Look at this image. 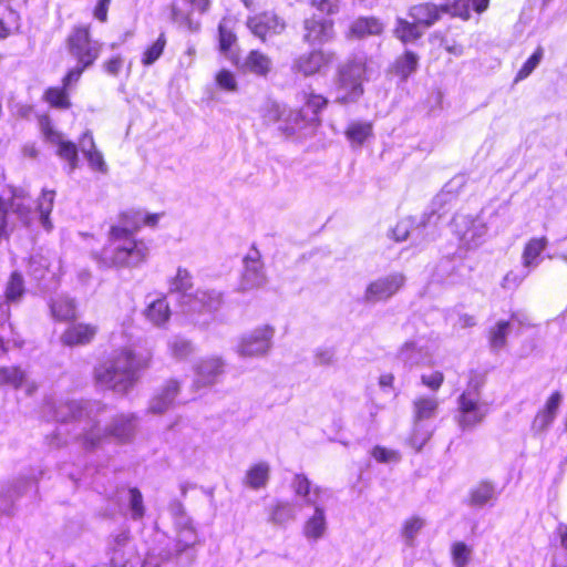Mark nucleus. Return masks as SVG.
I'll use <instances>...</instances> for the list:
<instances>
[{
	"label": "nucleus",
	"instance_id": "1",
	"mask_svg": "<svg viewBox=\"0 0 567 567\" xmlns=\"http://www.w3.org/2000/svg\"><path fill=\"white\" fill-rule=\"evenodd\" d=\"M152 364V354H141L128 347H122L99 362L93 369L97 385L126 395L137 383L140 373Z\"/></svg>",
	"mask_w": 567,
	"mask_h": 567
},
{
	"label": "nucleus",
	"instance_id": "2",
	"mask_svg": "<svg viewBox=\"0 0 567 567\" xmlns=\"http://www.w3.org/2000/svg\"><path fill=\"white\" fill-rule=\"evenodd\" d=\"M147 256L146 243L123 226H111L107 244L94 254L95 259L107 268H135L144 264Z\"/></svg>",
	"mask_w": 567,
	"mask_h": 567
},
{
	"label": "nucleus",
	"instance_id": "3",
	"mask_svg": "<svg viewBox=\"0 0 567 567\" xmlns=\"http://www.w3.org/2000/svg\"><path fill=\"white\" fill-rule=\"evenodd\" d=\"M64 48L70 59L75 62L66 72L81 79L100 59L103 43L93 38L91 24L78 23L66 34Z\"/></svg>",
	"mask_w": 567,
	"mask_h": 567
},
{
	"label": "nucleus",
	"instance_id": "4",
	"mask_svg": "<svg viewBox=\"0 0 567 567\" xmlns=\"http://www.w3.org/2000/svg\"><path fill=\"white\" fill-rule=\"evenodd\" d=\"M368 60L365 56L352 55L340 63L334 73V86L338 92L336 103L348 105L358 102L364 94Z\"/></svg>",
	"mask_w": 567,
	"mask_h": 567
},
{
	"label": "nucleus",
	"instance_id": "5",
	"mask_svg": "<svg viewBox=\"0 0 567 567\" xmlns=\"http://www.w3.org/2000/svg\"><path fill=\"white\" fill-rule=\"evenodd\" d=\"M486 383V373L471 371L466 389L457 398V423L462 429H471L482 423L488 409L481 398Z\"/></svg>",
	"mask_w": 567,
	"mask_h": 567
},
{
	"label": "nucleus",
	"instance_id": "6",
	"mask_svg": "<svg viewBox=\"0 0 567 567\" xmlns=\"http://www.w3.org/2000/svg\"><path fill=\"white\" fill-rule=\"evenodd\" d=\"M337 54L332 50L313 48L292 60L290 70L299 78L309 79L326 74L334 64Z\"/></svg>",
	"mask_w": 567,
	"mask_h": 567
},
{
	"label": "nucleus",
	"instance_id": "7",
	"mask_svg": "<svg viewBox=\"0 0 567 567\" xmlns=\"http://www.w3.org/2000/svg\"><path fill=\"white\" fill-rule=\"evenodd\" d=\"M10 210L25 227L32 223L31 203L24 194L14 193L9 203L0 195V243L9 241L16 228L14 223L9 218Z\"/></svg>",
	"mask_w": 567,
	"mask_h": 567
},
{
	"label": "nucleus",
	"instance_id": "8",
	"mask_svg": "<svg viewBox=\"0 0 567 567\" xmlns=\"http://www.w3.org/2000/svg\"><path fill=\"white\" fill-rule=\"evenodd\" d=\"M329 100L315 90L302 93V106L290 113V118L298 128L320 126L321 113L328 107Z\"/></svg>",
	"mask_w": 567,
	"mask_h": 567
},
{
	"label": "nucleus",
	"instance_id": "9",
	"mask_svg": "<svg viewBox=\"0 0 567 567\" xmlns=\"http://www.w3.org/2000/svg\"><path fill=\"white\" fill-rule=\"evenodd\" d=\"M334 21L322 14L312 13L303 18L301 40L308 45L323 44L334 38Z\"/></svg>",
	"mask_w": 567,
	"mask_h": 567
},
{
	"label": "nucleus",
	"instance_id": "10",
	"mask_svg": "<svg viewBox=\"0 0 567 567\" xmlns=\"http://www.w3.org/2000/svg\"><path fill=\"white\" fill-rule=\"evenodd\" d=\"M81 79L65 72L61 79L60 85L48 86L42 93V101L56 111H69L73 106L71 87Z\"/></svg>",
	"mask_w": 567,
	"mask_h": 567
},
{
	"label": "nucleus",
	"instance_id": "11",
	"mask_svg": "<svg viewBox=\"0 0 567 567\" xmlns=\"http://www.w3.org/2000/svg\"><path fill=\"white\" fill-rule=\"evenodd\" d=\"M247 28L261 42L268 37L278 35L286 29V23L275 12L264 11L247 19Z\"/></svg>",
	"mask_w": 567,
	"mask_h": 567
},
{
	"label": "nucleus",
	"instance_id": "12",
	"mask_svg": "<svg viewBox=\"0 0 567 567\" xmlns=\"http://www.w3.org/2000/svg\"><path fill=\"white\" fill-rule=\"evenodd\" d=\"M275 329L270 324L256 328L245 336L239 343V353L244 357H257L268 352Z\"/></svg>",
	"mask_w": 567,
	"mask_h": 567
},
{
	"label": "nucleus",
	"instance_id": "13",
	"mask_svg": "<svg viewBox=\"0 0 567 567\" xmlns=\"http://www.w3.org/2000/svg\"><path fill=\"white\" fill-rule=\"evenodd\" d=\"M99 333V327L91 322L71 321L60 336V341L69 348L85 347L92 343Z\"/></svg>",
	"mask_w": 567,
	"mask_h": 567
},
{
	"label": "nucleus",
	"instance_id": "14",
	"mask_svg": "<svg viewBox=\"0 0 567 567\" xmlns=\"http://www.w3.org/2000/svg\"><path fill=\"white\" fill-rule=\"evenodd\" d=\"M404 281L405 278L400 272L378 278L369 284L364 298L370 302L384 301L395 295L403 287Z\"/></svg>",
	"mask_w": 567,
	"mask_h": 567
},
{
	"label": "nucleus",
	"instance_id": "15",
	"mask_svg": "<svg viewBox=\"0 0 567 567\" xmlns=\"http://www.w3.org/2000/svg\"><path fill=\"white\" fill-rule=\"evenodd\" d=\"M110 561L113 567H136L140 563V555L131 542L130 533H122L114 538Z\"/></svg>",
	"mask_w": 567,
	"mask_h": 567
},
{
	"label": "nucleus",
	"instance_id": "16",
	"mask_svg": "<svg viewBox=\"0 0 567 567\" xmlns=\"http://www.w3.org/2000/svg\"><path fill=\"white\" fill-rule=\"evenodd\" d=\"M79 142L90 167L97 173H106L107 166L104 156L99 151L93 134L90 131L83 132L80 135Z\"/></svg>",
	"mask_w": 567,
	"mask_h": 567
},
{
	"label": "nucleus",
	"instance_id": "17",
	"mask_svg": "<svg viewBox=\"0 0 567 567\" xmlns=\"http://www.w3.org/2000/svg\"><path fill=\"white\" fill-rule=\"evenodd\" d=\"M408 14L411 21L421 29H427L441 19L439 6L431 2H422L410 7Z\"/></svg>",
	"mask_w": 567,
	"mask_h": 567
},
{
	"label": "nucleus",
	"instance_id": "18",
	"mask_svg": "<svg viewBox=\"0 0 567 567\" xmlns=\"http://www.w3.org/2000/svg\"><path fill=\"white\" fill-rule=\"evenodd\" d=\"M243 69L258 78H268L272 71V60L261 50H250L243 63Z\"/></svg>",
	"mask_w": 567,
	"mask_h": 567
},
{
	"label": "nucleus",
	"instance_id": "19",
	"mask_svg": "<svg viewBox=\"0 0 567 567\" xmlns=\"http://www.w3.org/2000/svg\"><path fill=\"white\" fill-rule=\"evenodd\" d=\"M50 311L55 321L71 322L78 319V307L74 299L59 296L50 301Z\"/></svg>",
	"mask_w": 567,
	"mask_h": 567
},
{
	"label": "nucleus",
	"instance_id": "20",
	"mask_svg": "<svg viewBox=\"0 0 567 567\" xmlns=\"http://www.w3.org/2000/svg\"><path fill=\"white\" fill-rule=\"evenodd\" d=\"M383 25L378 18L360 17L355 19L349 27L347 37L350 39H362L370 35L382 33Z\"/></svg>",
	"mask_w": 567,
	"mask_h": 567
},
{
	"label": "nucleus",
	"instance_id": "21",
	"mask_svg": "<svg viewBox=\"0 0 567 567\" xmlns=\"http://www.w3.org/2000/svg\"><path fill=\"white\" fill-rule=\"evenodd\" d=\"M179 381L175 379L166 381L162 386L161 392L154 398L150 408L151 412L155 414L164 413L173 404L175 398L179 393Z\"/></svg>",
	"mask_w": 567,
	"mask_h": 567
},
{
	"label": "nucleus",
	"instance_id": "22",
	"mask_svg": "<svg viewBox=\"0 0 567 567\" xmlns=\"http://www.w3.org/2000/svg\"><path fill=\"white\" fill-rule=\"evenodd\" d=\"M561 401V394L559 391H554L547 399L543 409H540L534 419L533 426L538 431L547 429L555 420L558 411V406Z\"/></svg>",
	"mask_w": 567,
	"mask_h": 567
},
{
	"label": "nucleus",
	"instance_id": "23",
	"mask_svg": "<svg viewBox=\"0 0 567 567\" xmlns=\"http://www.w3.org/2000/svg\"><path fill=\"white\" fill-rule=\"evenodd\" d=\"M21 27L20 13L9 4H0V40L20 33Z\"/></svg>",
	"mask_w": 567,
	"mask_h": 567
},
{
	"label": "nucleus",
	"instance_id": "24",
	"mask_svg": "<svg viewBox=\"0 0 567 567\" xmlns=\"http://www.w3.org/2000/svg\"><path fill=\"white\" fill-rule=\"evenodd\" d=\"M344 135L352 146H362L373 136V123L352 121L347 125Z\"/></svg>",
	"mask_w": 567,
	"mask_h": 567
},
{
	"label": "nucleus",
	"instance_id": "25",
	"mask_svg": "<svg viewBox=\"0 0 567 567\" xmlns=\"http://www.w3.org/2000/svg\"><path fill=\"white\" fill-rule=\"evenodd\" d=\"M548 246L546 236L533 237L526 241L522 251V264L524 267H532L538 264L540 255Z\"/></svg>",
	"mask_w": 567,
	"mask_h": 567
},
{
	"label": "nucleus",
	"instance_id": "26",
	"mask_svg": "<svg viewBox=\"0 0 567 567\" xmlns=\"http://www.w3.org/2000/svg\"><path fill=\"white\" fill-rule=\"evenodd\" d=\"M417 66L419 55L411 50H405L400 56L395 59L392 64V70L396 76L405 81L416 71Z\"/></svg>",
	"mask_w": 567,
	"mask_h": 567
},
{
	"label": "nucleus",
	"instance_id": "27",
	"mask_svg": "<svg viewBox=\"0 0 567 567\" xmlns=\"http://www.w3.org/2000/svg\"><path fill=\"white\" fill-rule=\"evenodd\" d=\"M145 317L155 326H164L171 318V308L166 297L157 298L145 309Z\"/></svg>",
	"mask_w": 567,
	"mask_h": 567
},
{
	"label": "nucleus",
	"instance_id": "28",
	"mask_svg": "<svg viewBox=\"0 0 567 567\" xmlns=\"http://www.w3.org/2000/svg\"><path fill=\"white\" fill-rule=\"evenodd\" d=\"M393 34L403 44H408L420 40L423 35V30L412 21L398 18L393 29Z\"/></svg>",
	"mask_w": 567,
	"mask_h": 567
},
{
	"label": "nucleus",
	"instance_id": "29",
	"mask_svg": "<svg viewBox=\"0 0 567 567\" xmlns=\"http://www.w3.org/2000/svg\"><path fill=\"white\" fill-rule=\"evenodd\" d=\"M413 419L415 422L432 419L439 408V400L434 396L421 395L413 403Z\"/></svg>",
	"mask_w": 567,
	"mask_h": 567
},
{
	"label": "nucleus",
	"instance_id": "30",
	"mask_svg": "<svg viewBox=\"0 0 567 567\" xmlns=\"http://www.w3.org/2000/svg\"><path fill=\"white\" fill-rule=\"evenodd\" d=\"M269 465L265 462L251 465L246 472V484L252 489L265 487L269 480Z\"/></svg>",
	"mask_w": 567,
	"mask_h": 567
},
{
	"label": "nucleus",
	"instance_id": "31",
	"mask_svg": "<svg viewBox=\"0 0 567 567\" xmlns=\"http://www.w3.org/2000/svg\"><path fill=\"white\" fill-rule=\"evenodd\" d=\"M292 488L297 496L306 499L309 505H315V499L310 498L311 493L319 496L322 492L321 487H312L310 480L305 474H296L292 478Z\"/></svg>",
	"mask_w": 567,
	"mask_h": 567
},
{
	"label": "nucleus",
	"instance_id": "32",
	"mask_svg": "<svg viewBox=\"0 0 567 567\" xmlns=\"http://www.w3.org/2000/svg\"><path fill=\"white\" fill-rule=\"evenodd\" d=\"M326 529V518L323 509L319 506L315 507V514L309 517L303 527V534L311 539L320 538Z\"/></svg>",
	"mask_w": 567,
	"mask_h": 567
},
{
	"label": "nucleus",
	"instance_id": "33",
	"mask_svg": "<svg viewBox=\"0 0 567 567\" xmlns=\"http://www.w3.org/2000/svg\"><path fill=\"white\" fill-rule=\"evenodd\" d=\"M55 193L53 190H44L38 199V212L41 225L47 229H52L50 215L54 206Z\"/></svg>",
	"mask_w": 567,
	"mask_h": 567
},
{
	"label": "nucleus",
	"instance_id": "34",
	"mask_svg": "<svg viewBox=\"0 0 567 567\" xmlns=\"http://www.w3.org/2000/svg\"><path fill=\"white\" fill-rule=\"evenodd\" d=\"M511 323L508 320H499L487 333L489 347L498 351L506 346V338L509 332Z\"/></svg>",
	"mask_w": 567,
	"mask_h": 567
},
{
	"label": "nucleus",
	"instance_id": "35",
	"mask_svg": "<svg viewBox=\"0 0 567 567\" xmlns=\"http://www.w3.org/2000/svg\"><path fill=\"white\" fill-rule=\"evenodd\" d=\"M25 381V372L19 365L0 367V385L19 389Z\"/></svg>",
	"mask_w": 567,
	"mask_h": 567
},
{
	"label": "nucleus",
	"instance_id": "36",
	"mask_svg": "<svg viewBox=\"0 0 567 567\" xmlns=\"http://www.w3.org/2000/svg\"><path fill=\"white\" fill-rule=\"evenodd\" d=\"M24 281L20 272H11L4 289V300L7 303L17 302L24 295Z\"/></svg>",
	"mask_w": 567,
	"mask_h": 567
},
{
	"label": "nucleus",
	"instance_id": "37",
	"mask_svg": "<svg viewBox=\"0 0 567 567\" xmlns=\"http://www.w3.org/2000/svg\"><path fill=\"white\" fill-rule=\"evenodd\" d=\"M424 525V518L419 515H412L403 520L401 526V535L408 546L414 545L415 536L421 532Z\"/></svg>",
	"mask_w": 567,
	"mask_h": 567
},
{
	"label": "nucleus",
	"instance_id": "38",
	"mask_svg": "<svg viewBox=\"0 0 567 567\" xmlns=\"http://www.w3.org/2000/svg\"><path fill=\"white\" fill-rule=\"evenodd\" d=\"M56 155L65 161L71 172L79 167V150L72 141L61 140L56 144Z\"/></svg>",
	"mask_w": 567,
	"mask_h": 567
},
{
	"label": "nucleus",
	"instance_id": "39",
	"mask_svg": "<svg viewBox=\"0 0 567 567\" xmlns=\"http://www.w3.org/2000/svg\"><path fill=\"white\" fill-rule=\"evenodd\" d=\"M439 8L441 14L447 13L463 20H468L471 17L470 0H444Z\"/></svg>",
	"mask_w": 567,
	"mask_h": 567
},
{
	"label": "nucleus",
	"instance_id": "40",
	"mask_svg": "<svg viewBox=\"0 0 567 567\" xmlns=\"http://www.w3.org/2000/svg\"><path fill=\"white\" fill-rule=\"evenodd\" d=\"M494 497V487L488 482H481L471 489L468 503L472 506H483Z\"/></svg>",
	"mask_w": 567,
	"mask_h": 567
},
{
	"label": "nucleus",
	"instance_id": "41",
	"mask_svg": "<svg viewBox=\"0 0 567 567\" xmlns=\"http://www.w3.org/2000/svg\"><path fill=\"white\" fill-rule=\"evenodd\" d=\"M167 40L165 37V33H161L158 38L148 45L141 58V62L145 66H150L153 63H155L163 54L165 47H166Z\"/></svg>",
	"mask_w": 567,
	"mask_h": 567
},
{
	"label": "nucleus",
	"instance_id": "42",
	"mask_svg": "<svg viewBox=\"0 0 567 567\" xmlns=\"http://www.w3.org/2000/svg\"><path fill=\"white\" fill-rule=\"evenodd\" d=\"M543 58L544 49L542 47H537L533 54L524 62V64L517 71L514 82L517 83L528 78L540 63Z\"/></svg>",
	"mask_w": 567,
	"mask_h": 567
},
{
	"label": "nucleus",
	"instance_id": "43",
	"mask_svg": "<svg viewBox=\"0 0 567 567\" xmlns=\"http://www.w3.org/2000/svg\"><path fill=\"white\" fill-rule=\"evenodd\" d=\"M39 127L43 138L52 144H58L62 138V133L59 132L51 117L48 114H41L38 117Z\"/></svg>",
	"mask_w": 567,
	"mask_h": 567
},
{
	"label": "nucleus",
	"instance_id": "44",
	"mask_svg": "<svg viewBox=\"0 0 567 567\" xmlns=\"http://www.w3.org/2000/svg\"><path fill=\"white\" fill-rule=\"evenodd\" d=\"M472 548L464 542H455L451 546V557L455 567H466L471 560Z\"/></svg>",
	"mask_w": 567,
	"mask_h": 567
},
{
	"label": "nucleus",
	"instance_id": "45",
	"mask_svg": "<svg viewBox=\"0 0 567 567\" xmlns=\"http://www.w3.org/2000/svg\"><path fill=\"white\" fill-rule=\"evenodd\" d=\"M293 517L289 502H276L269 509V519L275 524H284Z\"/></svg>",
	"mask_w": 567,
	"mask_h": 567
},
{
	"label": "nucleus",
	"instance_id": "46",
	"mask_svg": "<svg viewBox=\"0 0 567 567\" xmlns=\"http://www.w3.org/2000/svg\"><path fill=\"white\" fill-rule=\"evenodd\" d=\"M237 42V35L233 28L227 23L220 22L218 25V48L220 52L227 53Z\"/></svg>",
	"mask_w": 567,
	"mask_h": 567
},
{
	"label": "nucleus",
	"instance_id": "47",
	"mask_svg": "<svg viewBox=\"0 0 567 567\" xmlns=\"http://www.w3.org/2000/svg\"><path fill=\"white\" fill-rule=\"evenodd\" d=\"M131 517L134 520H140L145 516V506L143 495L137 487L128 489Z\"/></svg>",
	"mask_w": 567,
	"mask_h": 567
},
{
	"label": "nucleus",
	"instance_id": "48",
	"mask_svg": "<svg viewBox=\"0 0 567 567\" xmlns=\"http://www.w3.org/2000/svg\"><path fill=\"white\" fill-rule=\"evenodd\" d=\"M192 276L187 269L178 268L176 276L171 281V290L175 292H186L192 289Z\"/></svg>",
	"mask_w": 567,
	"mask_h": 567
},
{
	"label": "nucleus",
	"instance_id": "49",
	"mask_svg": "<svg viewBox=\"0 0 567 567\" xmlns=\"http://www.w3.org/2000/svg\"><path fill=\"white\" fill-rule=\"evenodd\" d=\"M217 86L227 92H235L238 89V83L235 74L227 70L220 69L215 75Z\"/></svg>",
	"mask_w": 567,
	"mask_h": 567
},
{
	"label": "nucleus",
	"instance_id": "50",
	"mask_svg": "<svg viewBox=\"0 0 567 567\" xmlns=\"http://www.w3.org/2000/svg\"><path fill=\"white\" fill-rule=\"evenodd\" d=\"M138 212L134 210H124L118 214V221L120 224L117 226L127 227L128 230L132 231V234H135L142 228V224L140 221Z\"/></svg>",
	"mask_w": 567,
	"mask_h": 567
},
{
	"label": "nucleus",
	"instance_id": "51",
	"mask_svg": "<svg viewBox=\"0 0 567 567\" xmlns=\"http://www.w3.org/2000/svg\"><path fill=\"white\" fill-rule=\"evenodd\" d=\"M168 348L172 355L177 359H185L193 351L192 342L183 338H176L175 340H173L169 343Z\"/></svg>",
	"mask_w": 567,
	"mask_h": 567
},
{
	"label": "nucleus",
	"instance_id": "52",
	"mask_svg": "<svg viewBox=\"0 0 567 567\" xmlns=\"http://www.w3.org/2000/svg\"><path fill=\"white\" fill-rule=\"evenodd\" d=\"M244 289L258 288L266 284V276L262 271L247 268L244 272Z\"/></svg>",
	"mask_w": 567,
	"mask_h": 567
},
{
	"label": "nucleus",
	"instance_id": "53",
	"mask_svg": "<svg viewBox=\"0 0 567 567\" xmlns=\"http://www.w3.org/2000/svg\"><path fill=\"white\" fill-rule=\"evenodd\" d=\"M444 374L441 371H433L430 374L421 375V383L432 391H439L444 383Z\"/></svg>",
	"mask_w": 567,
	"mask_h": 567
},
{
	"label": "nucleus",
	"instance_id": "54",
	"mask_svg": "<svg viewBox=\"0 0 567 567\" xmlns=\"http://www.w3.org/2000/svg\"><path fill=\"white\" fill-rule=\"evenodd\" d=\"M372 457L379 463H389L399 460V454L384 446L375 445L371 451Z\"/></svg>",
	"mask_w": 567,
	"mask_h": 567
},
{
	"label": "nucleus",
	"instance_id": "55",
	"mask_svg": "<svg viewBox=\"0 0 567 567\" xmlns=\"http://www.w3.org/2000/svg\"><path fill=\"white\" fill-rule=\"evenodd\" d=\"M112 0H97L92 9V16L101 23H106L109 20V9Z\"/></svg>",
	"mask_w": 567,
	"mask_h": 567
},
{
	"label": "nucleus",
	"instance_id": "56",
	"mask_svg": "<svg viewBox=\"0 0 567 567\" xmlns=\"http://www.w3.org/2000/svg\"><path fill=\"white\" fill-rule=\"evenodd\" d=\"M102 66L107 74L117 76L123 66V58L120 54L112 55L103 62Z\"/></svg>",
	"mask_w": 567,
	"mask_h": 567
},
{
	"label": "nucleus",
	"instance_id": "57",
	"mask_svg": "<svg viewBox=\"0 0 567 567\" xmlns=\"http://www.w3.org/2000/svg\"><path fill=\"white\" fill-rule=\"evenodd\" d=\"M194 11L206 13L210 7V0H185Z\"/></svg>",
	"mask_w": 567,
	"mask_h": 567
},
{
	"label": "nucleus",
	"instance_id": "58",
	"mask_svg": "<svg viewBox=\"0 0 567 567\" xmlns=\"http://www.w3.org/2000/svg\"><path fill=\"white\" fill-rule=\"evenodd\" d=\"M164 215V213H151V214H146L144 217H143V220L141 221L142 224V227L143 226H150V227H155L157 226L158 221H159V218Z\"/></svg>",
	"mask_w": 567,
	"mask_h": 567
},
{
	"label": "nucleus",
	"instance_id": "59",
	"mask_svg": "<svg viewBox=\"0 0 567 567\" xmlns=\"http://www.w3.org/2000/svg\"><path fill=\"white\" fill-rule=\"evenodd\" d=\"M21 152L28 158H37L39 155V150L34 143L24 144Z\"/></svg>",
	"mask_w": 567,
	"mask_h": 567
},
{
	"label": "nucleus",
	"instance_id": "60",
	"mask_svg": "<svg viewBox=\"0 0 567 567\" xmlns=\"http://www.w3.org/2000/svg\"><path fill=\"white\" fill-rule=\"evenodd\" d=\"M394 384V375L392 373L381 374L379 378V385L382 389H391Z\"/></svg>",
	"mask_w": 567,
	"mask_h": 567
},
{
	"label": "nucleus",
	"instance_id": "61",
	"mask_svg": "<svg viewBox=\"0 0 567 567\" xmlns=\"http://www.w3.org/2000/svg\"><path fill=\"white\" fill-rule=\"evenodd\" d=\"M489 1L491 0H470V6L472 4L473 7V10L481 14L483 13L484 11L487 10L488 6H489Z\"/></svg>",
	"mask_w": 567,
	"mask_h": 567
},
{
	"label": "nucleus",
	"instance_id": "62",
	"mask_svg": "<svg viewBox=\"0 0 567 567\" xmlns=\"http://www.w3.org/2000/svg\"><path fill=\"white\" fill-rule=\"evenodd\" d=\"M391 234L395 241H403L409 237V230L406 228H401L400 226H395Z\"/></svg>",
	"mask_w": 567,
	"mask_h": 567
},
{
	"label": "nucleus",
	"instance_id": "63",
	"mask_svg": "<svg viewBox=\"0 0 567 567\" xmlns=\"http://www.w3.org/2000/svg\"><path fill=\"white\" fill-rule=\"evenodd\" d=\"M460 322H461V326L464 328L473 327L476 323L474 316H471V315L461 316Z\"/></svg>",
	"mask_w": 567,
	"mask_h": 567
},
{
	"label": "nucleus",
	"instance_id": "64",
	"mask_svg": "<svg viewBox=\"0 0 567 567\" xmlns=\"http://www.w3.org/2000/svg\"><path fill=\"white\" fill-rule=\"evenodd\" d=\"M141 567H161L158 560L154 556H147Z\"/></svg>",
	"mask_w": 567,
	"mask_h": 567
}]
</instances>
